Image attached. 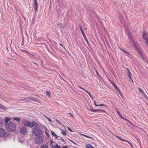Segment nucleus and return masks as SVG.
I'll list each match as a JSON object with an SVG mask.
<instances>
[{"mask_svg": "<svg viewBox=\"0 0 148 148\" xmlns=\"http://www.w3.org/2000/svg\"><path fill=\"white\" fill-rule=\"evenodd\" d=\"M45 134L48 137L49 136V134L47 132H45Z\"/></svg>", "mask_w": 148, "mask_h": 148, "instance_id": "40", "label": "nucleus"}, {"mask_svg": "<svg viewBox=\"0 0 148 148\" xmlns=\"http://www.w3.org/2000/svg\"><path fill=\"white\" fill-rule=\"evenodd\" d=\"M34 1H37L36 0H34Z\"/></svg>", "mask_w": 148, "mask_h": 148, "instance_id": "53", "label": "nucleus"}, {"mask_svg": "<svg viewBox=\"0 0 148 148\" xmlns=\"http://www.w3.org/2000/svg\"><path fill=\"white\" fill-rule=\"evenodd\" d=\"M71 116H72V117H73V115H71Z\"/></svg>", "mask_w": 148, "mask_h": 148, "instance_id": "51", "label": "nucleus"}, {"mask_svg": "<svg viewBox=\"0 0 148 148\" xmlns=\"http://www.w3.org/2000/svg\"><path fill=\"white\" fill-rule=\"evenodd\" d=\"M54 147H55V148H59L60 146L57 144H56V146H54Z\"/></svg>", "mask_w": 148, "mask_h": 148, "instance_id": "31", "label": "nucleus"}, {"mask_svg": "<svg viewBox=\"0 0 148 148\" xmlns=\"http://www.w3.org/2000/svg\"><path fill=\"white\" fill-rule=\"evenodd\" d=\"M56 121L58 123H59L60 122L58 121V120H56Z\"/></svg>", "mask_w": 148, "mask_h": 148, "instance_id": "45", "label": "nucleus"}, {"mask_svg": "<svg viewBox=\"0 0 148 148\" xmlns=\"http://www.w3.org/2000/svg\"><path fill=\"white\" fill-rule=\"evenodd\" d=\"M23 51L24 52V53H29L26 50H23Z\"/></svg>", "mask_w": 148, "mask_h": 148, "instance_id": "34", "label": "nucleus"}, {"mask_svg": "<svg viewBox=\"0 0 148 148\" xmlns=\"http://www.w3.org/2000/svg\"><path fill=\"white\" fill-rule=\"evenodd\" d=\"M138 89L140 92L143 96L145 97L146 95L143 90L140 88H138Z\"/></svg>", "mask_w": 148, "mask_h": 148, "instance_id": "14", "label": "nucleus"}, {"mask_svg": "<svg viewBox=\"0 0 148 148\" xmlns=\"http://www.w3.org/2000/svg\"><path fill=\"white\" fill-rule=\"evenodd\" d=\"M117 91L118 92H119V95H120L121 96H122V92H121V90H120V89H119V90H117Z\"/></svg>", "mask_w": 148, "mask_h": 148, "instance_id": "30", "label": "nucleus"}, {"mask_svg": "<svg viewBox=\"0 0 148 148\" xmlns=\"http://www.w3.org/2000/svg\"><path fill=\"white\" fill-rule=\"evenodd\" d=\"M90 97V98L92 99H93V98L92 97V96L91 95V97Z\"/></svg>", "mask_w": 148, "mask_h": 148, "instance_id": "46", "label": "nucleus"}, {"mask_svg": "<svg viewBox=\"0 0 148 148\" xmlns=\"http://www.w3.org/2000/svg\"><path fill=\"white\" fill-rule=\"evenodd\" d=\"M86 147L87 148H94V147L90 144H86Z\"/></svg>", "mask_w": 148, "mask_h": 148, "instance_id": "16", "label": "nucleus"}, {"mask_svg": "<svg viewBox=\"0 0 148 148\" xmlns=\"http://www.w3.org/2000/svg\"><path fill=\"white\" fill-rule=\"evenodd\" d=\"M117 91L118 92H119V95H120L121 96H122V92H121V90H120V89H119V90H117Z\"/></svg>", "mask_w": 148, "mask_h": 148, "instance_id": "29", "label": "nucleus"}, {"mask_svg": "<svg viewBox=\"0 0 148 148\" xmlns=\"http://www.w3.org/2000/svg\"><path fill=\"white\" fill-rule=\"evenodd\" d=\"M68 148V147L66 146H63L62 147V148Z\"/></svg>", "mask_w": 148, "mask_h": 148, "instance_id": "43", "label": "nucleus"}, {"mask_svg": "<svg viewBox=\"0 0 148 148\" xmlns=\"http://www.w3.org/2000/svg\"><path fill=\"white\" fill-rule=\"evenodd\" d=\"M20 132L22 134L26 135L28 132V130L26 127H22L20 128Z\"/></svg>", "mask_w": 148, "mask_h": 148, "instance_id": "6", "label": "nucleus"}, {"mask_svg": "<svg viewBox=\"0 0 148 148\" xmlns=\"http://www.w3.org/2000/svg\"><path fill=\"white\" fill-rule=\"evenodd\" d=\"M53 148L54 147V146L53 147V145H52V148H53Z\"/></svg>", "mask_w": 148, "mask_h": 148, "instance_id": "48", "label": "nucleus"}, {"mask_svg": "<svg viewBox=\"0 0 148 148\" xmlns=\"http://www.w3.org/2000/svg\"><path fill=\"white\" fill-rule=\"evenodd\" d=\"M7 128L9 132H13L16 129V125L13 122H10L7 124Z\"/></svg>", "mask_w": 148, "mask_h": 148, "instance_id": "1", "label": "nucleus"}, {"mask_svg": "<svg viewBox=\"0 0 148 148\" xmlns=\"http://www.w3.org/2000/svg\"><path fill=\"white\" fill-rule=\"evenodd\" d=\"M33 133L36 136H39L42 134V132L39 127H35L33 130Z\"/></svg>", "mask_w": 148, "mask_h": 148, "instance_id": "2", "label": "nucleus"}, {"mask_svg": "<svg viewBox=\"0 0 148 148\" xmlns=\"http://www.w3.org/2000/svg\"><path fill=\"white\" fill-rule=\"evenodd\" d=\"M38 123L35 121H34L32 123L31 126L33 127H36L38 126Z\"/></svg>", "mask_w": 148, "mask_h": 148, "instance_id": "12", "label": "nucleus"}, {"mask_svg": "<svg viewBox=\"0 0 148 148\" xmlns=\"http://www.w3.org/2000/svg\"><path fill=\"white\" fill-rule=\"evenodd\" d=\"M94 104H95V106H98V105H97L96 104V102L95 101H94Z\"/></svg>", "mask_w": 148, "mask_h": 148, "instance_id": "33", "label": "nucleus"}, {"mask_svg": "<svg viewBox=\"0 0 148 148\" xmlns=\"http://www.w3.org/2000/svg\"><path fill=\"white\" fill-rule=\"evenodd\" d=\"M51 133L52 135L54 137L56 138H58L59 137L53 131H51Z\"/></svg>", "mask_w": 148, "mask_h": 148, "instance_id": "15", "label": "nucleus"}, {"mask_svg": "<svg viewBox=\"0 0 148 148\" xmlns=\"http://www.w3.org/2000/svg\"><path fill=\"white\" fill-rule=\"evenodd\" d=\"M121 140L122 141H125L126 142H127L129 144H130V145H131L132 147H133L132 145L130 143V142H129V141H127L123 139H122V138H121Z\"/></svg>", "mask_w": 148, "mask_h": 148, "instance_id": "25", "label": "nucleus"}, {"mask_svg": "<svg viewBox=\"0 0 148 148\" xmlns=\"http://www.w3.org/2000/svg\"><path fill=\"white\" fill-rule=\"evenodd\" d=\"M90 111H91L93 112H98L100 111H103L104 110H100L98 109H95L92 108H91L90 110Z\"/></svg>", "mask_w": 148, "mask_h": 148, "instance_id": "13", "label": "nucleus"}, {"mask_svg": "<svg viewBox=\"0 0 148 148\" xmlns=\"http://www.w3.org/2000/svg\"><path fill=\"white\" fill-rule=\"evenodd\" d=\"M31 99L32 100H34V101H36V99L35 98H32V99Z\"/></svg>", "mask_w": 148, "mask_h": 148, "instance_id": "39", "label": "nucleus"}, {"mask_svg": "<svg viewBox=\"0 0 148 148\" xmlns=\"http://www.w3.org/2000/svg\"><path fill=\"white\" fill-rule=\"evenodd\" d=\"M72 142H73V143L75 144V143L73 142H72Z\"/></svg>", "mask_w": 148, "mask_h": 148, "instance_id": "52", "label": "nucleus"}, {"mask_svg": "<svg viewBox=\"0 0 148 148\" xmlns=\"http://www.w3.org/2000/svg\"><path fill=\"white\" fill-rule=\"evenodd\" d=\"M22 123L25 127H29L31 126L32 123L26 119L23 120Z\"/></svg>", "mask_w": 148, "mask_h": 148, "instance_id": "5", "label": "nucleus"}, {"mask_svg": "<svg viewBox=\"0 0 148 148\" xmlns=\"http://www.w3.org/2000/svg\"><path fill=\"white\" fill-rule=\"evenodd\" d=\"M131 38L132 39V38ZM131 41L132 43H133L134 45V46L135 48L139 52V54L142 56V58L144 59V58L143 56V52L142 51L139 49L138 47V45L135 43L134 41L132 40V39Z\"/></svg>", "mask_w": 148, "mask_h": 148, "instance_id": "3", "label": "nucleus"}, {"mask_svg": "<svg viewBox=\"0 0 148 148\" xmlns=\"http://www.w3.org/2000/svg\"><path fill=\"white\" fill-rule=\"evenodd\" d=\"M46 118L47 119H48V120H49V121H50V122H52V120L50 118H48V117H46Z\"/></svg>", "mask_w": 148, "mask_h": 148, "instance_id": "32", "label": "nucleus"}, {"mask_svg": "<svg viewBox=\"0 0 148 148\" xmlns=\"http://www.w3.org/2000/svg\"><path fill=\"white\" fill-rule=\"evenodd\" d=\"M126 69L128 73H127V75L128 76L129 78L131 80L132 82H133V80H132V77H131V75H132V74L130 72V70L128 68H126Z\"/></svg>", "mask_w": 148, "mask_h": 148, "instance_id": "9", "label": "nucleus"}, {"mask_svg": "<svg viewBox=\"0 0 148 148\" xmlns=\"http://www.w3.org/2000/svg\"><path fill=\"white\" fill-rule=\"evenodd\" d=\"M13 119L16 121H19L20 120L21 118L20 117H13L12 118Z\"/></svg>", "mask_w": 148, "mask_h": 148, "instance_id": "19", "label": "nucleus"}, {"mask_svg": "<svg viewBox=\"0 0 148 148\" xmlns=\"http://www.w3.org/2000/svg\"><path fill=\"white\" fill-rule=\"evenodd\" d=\"M83 136H85V137H86L87 138H91V139H92V138L90 136H87L86 135H85V134H81Z\"/></svg>", "mask_w": 148, "mask_h": 148, "instance_id": "27", "label": "nucleus"}, {"mask_svg": "<svg viewBox=\"0 0 148 148\" xmlns=\"http://www.w3.org/2000/svg\"><path fill=\"white\" fill-rule=\"evenodd\" d=\"M11 119L9 117H6L5 119V122L7 124L8 123Z\"/></svg>", "mask_w": 148, "mask_h": 148, "instance_id": "10", "label": "nucleus"}, {"mask_svg": "<svg viewBox=\"0 0 148 148\" xmlns=\"http://www.w3.org/2000/svg\"><path fill=\"white\" fill-rule=\"evenodd\" d=\"M84 38L85 39V40L86 41V42H87V43H88V40L87 39L86 36L85 37V38Z\"/></svg>", "mask_w": 148, "mask_h": 148, "instance_id": "36", "label": "nucleus"}, {"mask_svg": "<svg viewBox=\"0 0 148 148\" xmlns=\"http://www.w3.org/2000/svg\"><path fill=\"white\" fill-rule=\"evenodd\" d=\"M96 72H97V74H98V72H97V71H96Z\"/></svg>", "mask_w": 148, "mask_h": 148, "instance_id": "50", "label": "nucleus"}, {"mask_svg": "<svg viewBox=\"0 0 148 148\" xmlns=\"http://www.w3.org/2000/svg\"><path fill=\"white\" fill-rule=\"evenodd\" d=\"M32 63H33L34 64H35V65H37L38 66V65L37 64L35 63V62H33Z\"/></svg>", "mask_w": 148, "mask_h": 148, "instance_id": "42", "label": "nucleus"}, {"mask_svg": "<svg viewBox=\"0 0 148 148\" xmlns=\"http://www.w3.org/2000/svg\"><path fill=\"white\" fill-rule=\"evenodd\" d=\"M117 137L119 138V139H120V140H121V138H121V137H119V136H118Z\"/></svg>", "mask_w": 148, "mask_h": 148, "instance_id": "47", "label": "nucleus"}, {"mask_svg": "<svg viewBox=\"0 0 148 148\" xmlns=\"http://www.w3.org/2000/svg\"><path fill=\"white\" fill-rule=\"evenodd\" d=\"M112 84L113 86L116 88L117 90H119V88H118V87L114 83H113Z\"/></svg>", "mask_w": 148, "mask_h": 148, "instance_id": "21", "label": "nucleus"}, {"mask_svg": "<svg viewBox=\"0 0 148 148\" xmlns=\"http://www.w3.org/2000/svg\"><path fill=\"white\" fill-rule=\"evenodd\" d=\"M78 87L79 88H81V89H82V90H84L85 91H86V92H87V93H88V94L90 96V97H91V96L92 95H91V94H90V92H89L88 91H87V90H86L84 89V88H82V87L81 86H78Z\"/></svg>", "mask_w": 148, "mask_h": 148, "instance_id": "11", "label": "nucleus"}, {"mask_svg": "<svg viewBox=\"0 0 148 148\" xmlns=\"http://www.w3.org/2000/svg\"><path fill=\"white\" fill-rule=\"evenodd\" d=\"M6 132L5 130L2 128H0V137H3L5 136Z\"/></svg>", "mask_w": 148, "mask_h": 148, "instance_id": "7", "label": "nucleus"}, {"mask_svg": "<svg viewBox=\"0 0 148 148\" xmlns=\"http://www.w3.org/2000/svg\"><path fill=\"white\" fill-rule=\"evenodd\" d=\"M57 26H59L62 27H65L64 25L63 24L61 23H58L57 24Z\"/></svg>", "mask_w": 148, "mask_h": 148, "instance_id": "23", "label": "nucleus"}, {"mask_svg": "<svg viewBox=\"0 0 148 148\" xmlns=\"http://www.w3.org/2000/svg\"><path fill=\"white\" fill-rule=\"evenodd\" d=\"M42 140L43 139L42 137L41 136L39 137V138H37L36 142L37 144H39L42 142Z\"/></svg>", "mask_w": 148, "mask_h": 148, "instance_id": "8", "label": "nucleus"}, {"mask_svg": "<svg viewBox=\"0 0 148 148\" xmlns=\"http://www.w3.org/2000/svg\"><path fill=\"white\" fill-rule=\"evenodd\" d=\"M46 94L48 97H50L51 96V94L49 91H46Z\"/></svg>", "mask_w": 148, "mask_h": 148, "instance_id": "20", "label": "nucleus"}, {"mask_svg": "<svg viewBox=\"0 0 148 148\" xmlns=\"http://www.w3.org/2000/svg\"><path fill=\"white\" fill-rule=\"evenodd\" d=\"M120 49L122 50V51H123L124 52H125L128 55H129L130 53H129L128 52H127V51H126V50H125L124 49H121V48H120Z\"/></svg>", "mask_w": 148, "mask_h": 148, "instance_id": "24", "label": "nucleus"}, {"mask_svg": "<svg viewBox=\"0 0 148 148\" xmlns=\"http://www.w3.org/2000/svg\"><path fill=\"white\" fill-rule=\"evenodd\" d=\"M116 111H117V112L118 114L121 117V118L122 119H123V118H122V116H121V114L120 113L119 110L117 109H116Z\"/></svg>", "mask_w": 148, "mask_h": 148, "instance_id": "26", "label": "nucleus"}, {"mask_svg": "<svg viewBox=\"0 0 148 148\" xmlns=\"http://www.w3.org/2000/svg\"><path fill=\"white\" fill-rule=\"evenodd\" d=\"M61 140L62 141H64V139L63 138H61Z\"/></svg>", "mask_w": 148, "mask_h": 148, "instance_id": "44", "label": "nucleus"}, {"mask_svg": "<svg viewBox=\"0 0 148 148\" xmlns=\"http://www.w3.org/2000/svg\"><path fill=\"white\" fill-rule=\"evenodd\" d=\"M126 120L130 123L132 125V123L130 122L129 121Z\"/></svg>", "mask_w": 148, "mask_h": 148, "instance_id": "37", "label": "nucleus"}, {"mask_svg": "<svg viewBox=\"0 0 148 148\" xmlns=\"http://www.w3.org/2000/svg\"><path fill=\"white\" fill-rule=\"evenodd\" d=\"M34 8L36 10L37 9L38 5L37 1H34Z\"/></svg>", "mask_w": 148, "mask_h": 148, "instance_id": "17", "label": "nucleus"}, {"mask_svg": "<svg viewBox=\"0 0 148 148\" xmlns=\"http://www.w3.org/2000/svg\"><path fill=\"white\" fill-rule=\"evenodd\" d=\"M67 128H68V130H69V131H70V132H73L72 130H71V129L70 128L68 127Z\"/></svg>", "mask_w": 148, "mask_h": 148, "instance_id": "35", "label": "nucleus"}, {"mask_svg": "<svg viewBox=\"0 0 148 148\" xmlns=\"http://www.w3.org/2000/svg\"><path fill=\"white\" fill-rule=\"evenodd\" d=\"M80 29L81 31V33L82 34L83 36L84 37V38H85V37L86 36V35H85L84 33V32L83 31L82 29V28L80 26Z\"/></svg>", "mask_w": 148, "mask_h": 148, "instance_id": "18", "label": "nucleus"}, {"mask_svg": "<svg viewBox=\"0 0 148 148\" xmlns=\"http://www.w3.org/2000/svg\"><path fill=\"white\" fill-rule=\"evenodd\" d=\"M142 36L143 38L145 40L146 44L148 46V33L144 31L143 33Z\"/></svg>", "mask_w": 148, "mask_h": 148, "instance_id": "4", "label": "nucleus"}, {"mask_svg": "<svg viewBox=\"0 0 148 148\" xmlns=\"http://www.w3.org/2000/svg\"><path fill=\"white\" fill-rule=\"evenodd\" d=\"M104 106V105L103 104H101L98 105V106Z\"/></svg>", "mask_w": 148, "mask_h": 148, "instance_id": "41", "label": "nucleus"}, {"mask_svg": "<svg viewBox=\"0 0 148 148\" xmlns=\"http://www.w3.org/2000/svg\"><path fill=\"white\" fill-rule=\"evenodd\" d=\"M50 141L51 145L53 143V141L51 140H50Z\"/></svg>", "mask_w": 148, "mask_h": 148, "instance_id": "38", "label": "nucleus"}, {"mask_svg": "<svg viewBox=\"0 0 148 148\" xmlns=\"http://www.w3.org/2000/svg\"><path fill=\"white\" fill-rule=\"evenodd\" d=\"M61 133L64 136H65L66 135V132L65 131H62L61 132Z\"/></svg>", "mask_w": 148, "mask_h": 148, "instance_id": "28", "label": "nucleus"}, {"mask_svg": "<svg viewBox=\"0 0 148 148\" xmlns=\"http://www.w3.org/2000/svg\"><path fill=\"white\" fill-rule=\"evenodd\" d=\"M60 44L61 46H63L60 43Z\"/></svg>", "mask_w": 148, "mask_h": 148, "instance_id": "49", "label": "nucleus"}, {"mask_svg": "<svg viewBox=\"0 0 148 148\" xmlns=\"http://www.w3.org/2000/svg\"><path fill=\"white\" fill-rule=\"evenodd\" d=\"M40 148H48V147L47 145L44 144L41 146Z\"/></svg>", "mask_w": 148, "mask_h": 148, "instance_id": "22", "label": "nucleus"}]
</instances>
